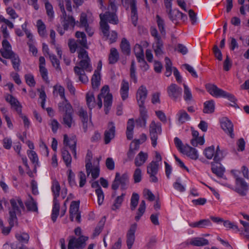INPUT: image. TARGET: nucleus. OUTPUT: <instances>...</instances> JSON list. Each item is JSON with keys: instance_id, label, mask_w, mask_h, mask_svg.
<instances>
[{"instance_id": "f257e3e1", "label": "nucleus", "mask_w": 249, "mask_h": 249, "mask_svg": "<svg viewBox=\"0 0 249 249\" xmlns=\"http://www.w3.org/2000/svg\"><path fill=\"white\" fill-rule=\"evenodd\" d=\"M78 58L80 59L78 66H75L73 68L75 75L78 77L79 80L83 84H86L89 81L88 76L85 71L91 72L92 67L91 60L89 56L88 53L84 48H80L78 50Z\"/></svg>"}, {"instance_id": "f03ea898", "label": "nucleus", "mask_w": 249, "mask_h": 249, "mask_svg": "<svg viewBox=\"0 0 249 249\" xmlns=\"http://www.w3.org/2000/svg\"><path fill=\"white\" fill-rule=\"evenodd\" d=\"M100 28L104 36L107 37L109 36V26L107 23L116 25L119 23L118 17L115 12L107 11L104 14L100 15Z\"/></svg>"}, {"instance_id": "7ed1b4c3", "label": "nucleus", "mask_w": 249, "mask_h": 249, "mask_svg": "<svg viewBox=\"0 0 249 249\" xmlns=\"http://www.w3.org/2000/svg\"><path fill=\"white\" fill-rule=\"evenodd\" d=\"M11 208L9 209V218L8 222L9 225L14 226L15 224L18 223L17 214H21V209L24 210V204L19 198H12L10 200Z\"/></svg>"}, {"instance_id": "20e7f679", "label": "nucleus", "mask_w": 249, "mask_h": 249, "mask_svg": "<svg viewBox=\"0 0 249 249\" xmlns=\"http://www.w3.org/2000/svg\"><path fill=\"white\" fill-rule=\"evenodd\" d=\"M58 109L60 112H64L62 116V124L68 128H71L75 125V121L73 118V110L70 103H59Z\"/></svg>"}, {"instance_id": "39448f33", "label": "nucleus", "mask_w": 249, "mask_h": 249, "mask_svg": "<svg viewBox=\"0 0 249 249\" xmlns=\"http://www.w3.org/2000/svg\"><path fill=\"white\" fill-rule=\"evenodd\" d=\"M162 129L160 123H156L155 121H152L149 125V135L153 147L157 145V141L159 135L161 133Z\"/></svg>"}, {"instance_id": "423d86ee", "label": "nucleus", "mask_w": 249, "mask_h": 249, "mask_svg": "<svg viewBox=\"0 0 249 249\" xmlns=\"http://www.w3.org/2000/svg\"><path fill=\"white\" fill-rule=\"evenodd\" d=\"M88 237L84 236H80L78 238L72 237L68 243V249H83L86 245V241Z\"/></svg>"}, {"instance_id": "0eeeda50", "label": "nucleus", "mask_w": 249, "mask_h": 249, "mask_svg": "<svg viewBox=\"0 0 249 249\" xmlns=\"http://www.w3.org/2000/svg\"><path fill=\"white\" fill-rule=\"evenodd\" d=\"M16 237L19 242H15L11 244L12 249H28L23 244H27L29 239V235L25 232L16 234Z\"/></svg>"}, {"instance_id": "6e6552de", "label": "nucleus", "mask_w": 249, "mask_h": 249, "mask_svg": "<svg viewBox=\"0 0 249 249\" xmlns=\"http://www.w3.org/2000/svg\"><path fill=\"white\" fill-rule=\"evenodd\" d=\"M159 164L158 161H152L147 166V173L149 175L150 181L156 183L158 181V178L156 175L158 173Z\"/></svg>"}, {"instance_id": "1a4fd4ad", "label": "nucleus", "mask_w": 249, "mask_h": 249, "mask_svg": "<svg viewBox=\"0 0 249 249\" xmlns=\"http://www.w3.org/2000/svg\"><path fill=\"white\" fill-rule=\"evenodd\" d=\"M169 97L173 101L179 99L182 95V89L175 84H171L167 89Z\"/></svg>"}, {"instance_id": "9d476101", "label": "nucleus", "mask_w": 249, "mask_h": 249, "mask_svg": "<svg viewBox=\"0 0 249 249\" xmlns=\"http://www.w3.org/2000/svg\"><path fill=\"white\" fill-rule=\"evenodd\" d=\"M79 201H72L71 202L70 208V218L71 221H73L74 217L77 222L80 223L81 221V215L79 212Z\"/></svg>"}, {"instance_id": "9b49d317", "label": "nucleus", "mask_w": 249, "mask_h": 249, "mask_svg": "<svg viewBox=\"0 0 249 249\" xmlns=\"http://www.w3.org/2000/svg\"><path fill=\"white\" fill-rule=\"evenodd\" d=\"M147 93L148 91L144 86L142 85L138 89L137 91L136 98L140 108H145L144 105Z\"/></svg>"}, {"instance_id": "f8f14e48", "label": "nucleus", "mask_w": 249, "mask_h": 249, "mask_svg": "<svg viewBox=\"0 0 249 249\" xmlns=\"http://www.w3.org/2000/svg\"><path fill=\"white\" fill-rule=\"evenodd\" d=\"M221 126L224 131L231 138H233V125L227 118H223L220 121Z\"/></svg>"}, {"instance_id": "ddd939ff", "label": "nucleus", "mask_w": 249, "mask_h": 249, "mask_svg": "<svg viewBox=\"0 0 249 249\" xmlns=\"http://www.w3.org/2000/svg\"><path fill=\"white\" fill-rule=\"evenodd\" d=\"M248 190L247 183L243 178H237L235 181V188L234 191L241 196H245Z\"/></svg>"}, {"instance_id": "4468645a", "label": "nucleus", "mask_w": 249, "mask_h": 249, "mask_svg": "<svg viewBox=\"0 0 249 249\" xmlns=\"http://www.w3.org/2000/svg\"><path fill=\"white\" fill-rule=\"evenodd\" d=\"M2 48L0 50L2 56L8 59L16 53L12 51V47L7 39H3L2 41Z\"/></svg>"}, {"instance_id": "2eb2a0df", "label": "nucleus", "mask_w": 249, "mask_h": 249, "mask_svg": "<svg viewBox=\"0 0 249 249\" xmlns=\"http://www.w3.org/2000/svg\"><path fill=\"white\" fill-rule=\"evenodd\" d=\"M137 227L136 223L132 224L126 233V245L128 249H131L135 240V233Z\"/></svg>"}, {"instance_id": "dca6fc26", "label": "nucleus", "mask_w": 249, "mask_h": 249, "mask_svg": "<svg viewBox=\"0 0 249 249\" xmlns=\"http://www.w3.org/2000/svg\"><path fill=\"white\" fill-rule=\"evenodd\" d=\"M206 89L209 93L215 97H222L224 90L218 88L216 85L211 84H206Z\"/></svg>"}, {"instance_id": "f3484780", "label": "nucleus", "mask_w": 249, "mask_h": 249, "mask_svg": "<svg viewBox=\"0 0 249 249\" xmlns=\"http://www.w3.org/2000/svg\"><path fill=\"white\" fill-rule=\"evenodd\" d=\"M115 127L112 122H110L108 125V129L104 133L105 143L108 144L115 136Z\"/></svg>"}, {"instance_id": "a211bd4d", "label": "nucleus", "mask_w": 249, "mask_h": 249, "mask_svg": "<svg viewBox=\"0 0 249 249\" xmlns=\"http://www.w3.org/2000/svg\"><path fill=\"white\" fill-rule=\"evenodd\" d=\"M64 144L69 146L70 148L71 149L72 154H73L74 158L77 159L76 155V141L75 138H71L70 139H69L67 135L64 136Z\"/></svg>"}, {"instance_id": "6ab92c4d", "label": "nucleus", "mask_w": 249, "mask_h": 249, "mask_svg": "<svg viewBox=\"0 0 249 249\" xmlns=\"http://www.w3.org/2000/svg\"><path fill=\"white\" fill-rule=\"evenodd\" d=\"M5 100L10 104L12 107H14L18 113H21V106L16 98L12 95L8 94L5 96Z\"/></svg>"}, {"instance_id": "aec40b11", "label": "nucleus", "mask_w": 249, "mask_h": 249, "mask_svg": "<svg viewBox=\"0 0 249 249\" xmlns=\"http://www.w3.org/2000/svg\"><path fill=\"white\" fill-rule=\"evenodd\" d=\"M182 153L186 155L192 160H196L198 158L197 151L194 148L191 147L188 144L185 145Z\"/></svg>"}, {"instance_id": "412c9836", "label": "nucleus", "mask_w": 249, "mask_h": 249, "mask_svg": "<svg viewBox=\"0 0 249 249\" xmlns=\"http://www.w3.org/2000/svg\"><path fill=\"white\" fill-rule=\"evenodd\" d=\"M140 117L136 120V125L145 127L148 117L147 111L145 108H140Z\"/></svg>"}, {"instance_id": "4be33fe9", "label": "nucleus", "mask_w": 249, "mask_h": 249, "mask_svg": "<svg viewBox=\"0 0 249 249\" xmlns=\"http://www.w3.org/2000/svg\"><path fill=\"white\" fill-rule=\"evenodd\" d=\"M148 155L147 153L141 151L135 157L134 164L136 167L142 166L148 159Z\"/></svg>"}, {"instance_id": "5701e85b", "label": "nucleus", "mask_w": 249, "mask_h": 249, "mask_svg": "<svg viewBox=\"0 0 249 249\" xmlns=\"http://www.w3.org/2000/svg\"><path fill=\"white\" fill-rule=\"evenodd\" d=\"M211 164L212 172L215 174L217 177L222 178L225 171V169L224 167L222 166L221 164H218L215 163L214 162H212Z\"/></svg>"}, {"instance_id": "b1692460", "label": "nucleus", "mask_w": 249, "mask_h": 249, "mask_svg": "<svg viewBox=\"0 0 249 249\" xmlns=\"http://www.w3.org/2000/svg\"><path fill=\"white\" fill-rule=\"evenodd\" d=\"M53 95H54L55 93H56V95H57L58 94L61 98L64 100V101L60 102L59 103H64V104H66V103H70L65 97V89L64 87L60 85L56 84L53 87Z\"/></svg>"}, {"instance_id": "393cba45", "label": "nucleus", "mask_w": 249, "mask_h": 249, "mask_svg": "<svg viewBox=\"0 0 249 249\" xmlns=\"http://www.w3.org/2000/svg\"><path fill=\"white\" fill-rule=\"evenodd\" d=\"M129 84L125 79L122 80L120 89V94L123 100H126L128 96Z\"/></svg>"}, {"instance_id": "a878e982", "label": "nucleus", "mask_w": 249, "mask_h": 249, "mask_svg": "<svg viewBox=\"0 0 249 249\" xmlns=\"http://www.w3.org/2000/svg\"><path fill=\"white\" fill-rule=\"evenodd\" d=\"M75 36L77 38V43L80 44L83 48H88L87 37L84 32L77 31L75 33Z\"/></svg>"}, {"instance_id": "bb28decb", "label": "nucleus", "mask_w": 249, "mask_h": 249, "mask_svg": "<svg viewBox=\"0 0 249 249\" xmlns=\"http://www.w3.org/2000/svg\"><path fill=\"white\" fill-rule=\"evenodd\" d=\"M78 115L80 117L83 124L84 132H86L88 128V116L86 110L81 107L78 111Z\"/></svg>"}, {"instance_id": "cd10ccee", "label": "nucleus", "mask_w": 249, "mask_h": 249, "mask_svg": "<svg viewBox=\"0 0 249 249\" xmlns=\"http://www.w3.org/2000/svg\"><path fill=\"white\" fill-rule=\"evenodd\" d=\"M189 226L193 228H205L212 226V223L209 219H202L198 222L189 223Z\"/></svg>"}, {"instance_id": "c85d7f7f", "label": "nucleus", "mask_w": 249, "mask_h": 249, "mask_svg": "<svg viewBox=\"0 0 249 249\" xmlns=\"http://www.w3.org/2000/svg\"><path fill=\"white\" fill-rule=\"evenodd\" d=\"M109 90L108 86L107 85L104 86L101 89L100 93L98 95L97 104L100 109L102 107V99L108 94H111L109 93Z\"/></svg>"}, {"instance_id": "c756f323", "label": "nucleus", "mask_w": 249, "mask_h": 249, "mask_svg": "<svg viewBox=\"0 0 249 249\" xmlns=\"http://www.w3.org/2000/svg\"><path fill=\"white\" fill-rule=\"evenodd\" d=\"M131 8V17L132 24L136 26L137 23L138 16H137V11L136 7V0H133L130 4Z\"/></svg>"}, {"instance_id": "7c9ffc66", "label": "nucleus", "mask_w": 249, "mask_h": 249, "mask_svg": "<svg viewBox=\"0 0 249 249\" xmlns=\"http://www.w3.org/2000/svg\"><path fill=\"white\" fill-rule=\"evenodd\" d=\"M119 54L117 50L115 48H112L110 50L108 55V63L109 64H115L119 60Z\"/></svg>"}, {"instance_id": "2f4dec72", "label": "nucleus", "mask_w": 249, "mask_h": 249, "mask_svg": "<svg viewBox=\"0 0 249 249\" xmlns=\"http://www.w3.org/2000/svg\"><path fill=\"white\" fill-rule=\"evenodd\" d=\"M53 203L51 218L53 221L55 222L59 215L60 204L58 199H53Z\"/></svg>"}, {"instance_id": "473e14b6", "label": "nucleus", "mask_w": 249, "mask_h": 249, "mask_svg": "<svg viewBox=\"0 0 249 249\" xmlns=\"http://www.w3.org/2000/svg\"><path fill=\"white\" fill-rule=\"evenodd\" d=\"M134 52L137 59L139 63L145 60L143 50L141 45L136 44L134 47Z\"/></svg>"}, {"instance_id": "72a5a7b5", "label": "nucleus", "mask_w": 249, "mask_h": 249, "mask_svg": "<svg viewBox=\"0 0 249 249\" xmlns=\"http://www.w3.org/2000/svg\"><path fill=\"white\" fill-rule=\"evenodd\" d=\"M25 205L28 211L35 212H38L36 202L31 196H30L29 199L26 201Z\"/></svg>"}, {"instance_id": "f704fd0d", "label": "nucleus", "mask_w": 249, "mask_h": 249, "mask_svg": "<svg viewBox=\"0 0 249 249\" xmlns=\"http://www.w3.org/2000/svg\"><path fill=\"white\" fill-rule=\"evenodd\" d=\"M51 190L53 193V199H57L60 195V186L56 179L53 181Z\"/></svg>"}, {"instance_id": "c9c22d12", "label": "nucleus", "mask_w": 249, "mask_h": 249, "mask_svg": "<svg viewBox=\"0 0 249 249\" xmlns=\"http://www.w3.org/2000/svg\"><path fill=\"white\" fill-rule=\"evenodd\" d=\"M184 87V94L183 98L185 101L187 103L189 104L191 102L193 101V97L192 94L191 89L185 84H183Z\"/></svg>"}, {"instance_id": "e433bc0d", "label": "nucleus", "mask_w": 249, "mask_h": 249, "mask_svg": "<svg viewBox=\"0 0 249 249\" xmlns=\"http://www.w3.org/2000/svg\"><path fill=\"white\" fill-rule=\"evenodd\" d=\"M87 105L90 110L95 106V99L94 94L91 92H88L86 96Z\"/></svg>"}, {"instance_id": "4c0bfd02", "label": "nucleus", "mask_w": 249, "mask_h": 249, "mask_svg": "<svg viewBox=\"0 0 249 249\" xmlns=\"http://www.w3.org/2000/svg\"><path fill=\"white\" fill-rule=\"evenodd\" d=\"M190 244L195 246H203L209 244L207 239L201 237H196L191 239Z\"/></svg>"}, {"instance_id": "58836bf2", "label": "nucleus", "mask_w": 249, "mask_h": 249, "mask_svg": "<svg viewBox=\"0 0 249 249\" xmlns=\"http://www.w3.org/2000/svg\"><path fill=\"white\" fill-rule=\"evenodd\" d=\"M214 102L213 100L206 101L204 103L203 112L204 113H212L214 111Z\"/></svg>"}, {"instance_id": "ea45409f", "label": "nucleus", "mask_w": 249, "mask_h": 249, "mask_svg": "<svg viewBox=\"0 0 249 249\" xmlns=\"http://www.w3.org/2000/svg\"><path fill=\"white\" fill-rule=\"evenodd\" d=\"M177 115L178 117V122L181 124H183L191 119L190 116L187 112L183 109L179 110Z\"/></svg>"}, {"instance_id": "a19ab883", "label": "nucleus", "mask_w": 249, "mask_h": 249, "mask_svg": "<svg viewBox=\"0 0 249 249\" xmlns=\"http://www.w3.org/2000/svg\"><path fill=\"white\" fill-rule=\"evenodd\" d=\"M134 127L133 119H130L127 123L126 136L128 140H131L133 138V130Z\"/></svg>"}, {"instance_id": "79ce46f5", "label": "nucleus", "mask_w": 249, "mask_h": 249, "mask_svg": "<svg viewBox=\"0 0 249 249\" xmlns=\"http://www.w3.org/2000/svg\"><path fill=\"white\" fill-rule=\"evenodd\" d=\"M120 47L122 53L126 55H129L130 53V44L125 38H123L120 44Z\"/></svg>"}, {"instance_id": "37998d69", "label": "nucleus", "mask_w": 249, "mask_h": 249, "mask_svg": "<svg viewBox=\"0 0 249 249\" xmlns=\"http://www.w3.org/2000/svg\"><path fill=\"white\" fill-rule=\"evenodd\" d=\"M119 181L121 185V189L123 190L126 189L129 183L128 175L126 174H124L121 176L119 174Z\"/></svg>"}, {"instance_id": "c03bdc74", "label": "nucleus", "mask_w": 249, "mask_h": 249, "mask_svg": "<svg viewBox=\"0 0 249 249\" xmlns=\"http://www.w3.org/2000/svg\"><path fill=\"white\" fill-rule=\"evenodd\" d=\"M36 25L37 27V31L40 36L42 37H46L47 34L45 24L41 19H38L37 21Z\"/></svg>"}, {"instance_id": "a18cd8bd", "label": "nucleus", "mask_w": 249, "mask_h": 249, "mask_svg": "<svg viewBox=\"0 0 249 249\" xmlns=\"http://www.w3.org/2000/svg\"><path fill=\"white\" fill-rule=\"evenodd\" d=\"M91 84L93 89H97L100 84V73L98 71H95L91 78Z\"/></svg>"}, {"instance_id": "49530a36", "label": "nucleus", "mask_w": 249, "mask_h": 249, "mask_svg": "<svg viewBox=\"0 0 249 249\" xmlns=\"http://www.w3.org/2000/svg\"><path fill=\"white\" fill-rule=\"evenodd\" d=\"M64 24L63 27L64 30H67L70 26L73 28L75 24V21L74 18L72 16H69L67 18L66 17H63Z\"/></svg>"}, {"instance_id": "de8ad7c7", "label": "nucleus", "mask_w": 249, "mask_h": 249, "mask_svg": "<svg viewBox=\"0 0 249 249\" xmlns=\"http://www.w3.org/2000/svg\"><path fill=\"white\" fill-rule=\"evenodd\" d=\"M62 156L64 161L67 167H71V157L69 151L65 148L62 151Z\"/></svg>"}, {"instance_id": "09e8293b", "label": "nucleus", "mask_w": 249, "mask_h": 249, "mask_svg": "<svg viewBox=\"0 0 249 249\" xmlns=\"http://www.w3.org/2000/svg\"><path fill=\"white\" fill-rule=\"evenodd\" d=\"M104 99L105 112L106 114H108L112 103V94H108L103 98Z\"/></svg>"}, {"instance_id": "8fccbe9b", "label": "nucleus", "mask_w": 249, "mask_h": 249, "mask_svg": "<svg viewBox=\"0 0 249 249\" xmlns=\"http://www.w3.org/2000/svg\"><path fill=\"white\" fill-rule=\"evenodd\" d=\"M157 23L158 26L159 30L162 36H165L166 35V31L165 30V23L164 20L161 18L158 15L156 16Z\"/></svg>"}, {"instance_id": "3c124183", "label": "nucleus", "mask_w": 249, "mask_h": 249, "mask_svg": "<svg viewBox=\"0 0 249 249\" xmlns=\"http://www.w3.org/2000/svg\"><path fill=\"white\" fill-rule=\"evenodd\" d=\"M181 12L179 10H170L168 12L169 18L174 23H177V21L180 18Z\"/></svg>"}, {"instance_id": "603ef678", "label": "nucleus", "mask_w": 249, "mask_h": 249, "mask_svg": "<svg viewBox=\"0 0 249 249\" xmlns=\"http://www.w3.org/2000/svg\"><path fill=\"white\" fill-rule=\"evenodd\" d=\"M124 196L125 194L123 193L121 196H117L115 198L114 202L111 207V209L113 211H115L121 207L124 201Z\"/></svg>"}, {"instance_id": "864d4df0", "label": "nucleus", "mask_w": 249, "mask_h": 249, "mask_svg": "<svg viewBox=\"0 0 249 249\" xmlns=\"http://www.w3.org/2000/svg\"><path fill=\"white\" fill-rule=\"evenodd\" d=\"M10 57L11 58H9L8 59L11 60V62L14 69L16 71H19L20 60L18 55L16 53L15 54H14Z\"/></svg>"}, {"instance_id": "5fc2aeb1", "label": "nucleus", "mask_w": 249, "mask_h": 249, "mask_svg": "<svg viewBox=\"0 0 249 249\" xmlns=\"http://www.w3.org/2000/svg\"><path fill=\"white\" fill-rule=\"evenodd\" d=\"M45 9L48 17L51 20L54 18V11L52 5L48 1H46L45 2Z\"/></svg>"}, {"instance_id": "6e6d98bb", "label": "nucleus", "mask_w": 249, "mask_h": 249, "mask_svg": "<svg viewBox=\"0 0 249 249\" xmlns=\"http://www.w3.org/2000/svg\"><path fill=\"white\" fill-rule=\"evenodd\" d=\"M139 200V195L137 193H133L130 200V209L132 211H133L136 209L138 205Z\"/></svg>"}, {"instance_id": "4d7b16f0", "label": "nucleus", "mask_w": 249, "mask_h": 249, "mask_svg": "<svg viewBox=\"0 0 249 249\" xmlns=\"http://www.w3.org/2000/svg\"><path fill=\"white\" fill-rule=\"evenodd\" d=\"M49 56L53 66L57 71H61V69L60 66L59 60L56 58V56L53 54H50Z\"/></svg>"}, {"instance_id": "13d9d810", "label": "nucleus", "mask_w": 249, "mask_h": 249, "mask_svg": "<svg viewBox=\"0 0 249 249\" xmlns=\"http://www.w3.org/2000/svg\"><path fill=\"white\" fill-rule=\"evenodd\" d=\"M214 147L213 145L206 148L204 152L205 156L208 159H212L214 156Z\"/></svg>"}, {"instance_id": "bf43d9fd", "label": "nucleus", "mask_w": 249, "mask_h": 249, "mask_svg": "<svg viewBox=\"0 0 249 249\" xmlns=\"http://www.w3.org/2000/svg\"><path fill=\"white\" fill-rule=\"evenodd\" d=\"M133 177L135 183H139L142 180V173L140 168H137L135 169Z\"/></svg>"}, {"instance_id": "052dcab7", "label": "nucleus", "mask_w": 249, "mask_h": 249, "mask_svg": "<svg viewBox=\"0 0 249 249\" xmlns=\"http://www.w3.org/2000/svg\"><path fill=\"white\" fill-rule=\"evenodd\" d=\"M154 52L157 55H161L162 53V49L163 48V42L162 41H158L155 42L153 45Z\"/></svg>"}, {"instance_id": "680f3d73", "label": "nucleus", "mask_w": 249, "mask_h": 249, "mask_svg": "<svg viewBox=\"0 0 249 249\" xmlns=\"http://www.w3.org/2000/svg\"><path fill=\"white\" fill-rule=\"evenodd\" d=\"M27 154L30 160L33 163L35 164V166L36 164H38V157L36 153L34 151L28 150Z\"/></svg>"}, {"instance_id": "e2e57ef3", "label": "nucleus", "mask_w": 249, "mask_h": 249, "mask_svg": "<svg viewBox=\"0 0 249 249\" xmlns=\"http://www.w3.org/2000/svg\"><path fill=\"white\" fill-rule=\"evenodd\" d=\"M95 193L97 196L98 204L99 206L101 205L104 202V194L101 188L95 190Z\"/></svg>"}, {"instance_id": "0e129e2a", "label": "nucleus", "mask_w": 249, "mask_h": 249, "mask_svg": "<svg viewBox=\"0 0 249 249\" xmlns=\"http://www.w3.org/2000/svg\"><path fill=\"white\" fill-rule=\"evenodd\" d=\"M151 35L154 37L155 42L162 41L160 36L158 34V30L154 27H151L150 28Z\"/></svg>"}, {"instance_id": "69168bd1", "label": "nucleus", "mask_w": 249, "mask_h": 249, "mask_svg": "<svg viewBox=\"0 0 249 249\" xmlns=\"http://www.w3.org/2000/svg\"><path fill=\"white\" fill-rule=\"evenodd\" d=\"M222 97L226 98H227L230 101L233 103V104L231 105L233 107H235V106L237 105L236 102L237 101L236 99L235 98V96L229 92H227L226 91H224V93H223V96Z\"/></svg>"}, {"instance_id": "338daca9", "label": "nucleus", "mask_w": 249, "mask_h": 249, "mask_svg": "<svg viewBox=\"0 0 249 249\" xmlns=\"http://www.w3.org/2000/svg\"><path fill=\"white\" fill-rule=\"evenodd\" d=\"M68 181L71 186H76V183L75 181V174L71 169L68 170Z\"/></svg>"}, {"instance_id": "774afa93", "label": "nucleus", "mask_w": 249, "mask_h": 249, "mask_svg": "<svg viewBox=\"0 0 249 249\" xmlns=\"http://www.w3.org/2000/svg\"><path fill=\"white\" fill-rule=\"evenodd\" d=\"M26 82L28 85L30 87H34L36 82L34 79V76L31 74H27L25 75Z\"/></svg>"}]
</instances>
